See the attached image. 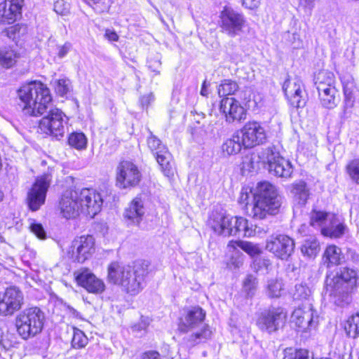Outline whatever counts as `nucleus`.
<instances>
[{
  "label": "nucleus",
  "instance_id": "nucleus-9",
  "mask_svg": "<svg viewBox=\"0 0 359 359\" xmlns=\"http://www.w3.org/2000/svg\"><path fill=\"white\" fill-rule=\"evenodd\" d=\"M287 320V313L281 307H272L262 311L257 321L259 328L267 333L282 329Z\"/></svg>",
  "mask_w": 359,
  "mask_h": 359
},
{
  "label": "nucleus",
  "instance_id": "nucleus-20",
  "mask_svg": "<svg viewBox=\"0 0 359 359\" xmlns=\"http://www.w3.org/2000/svg\"><path fill=\"white\" fill-rule=\"evenodd\" d=\"M23 0H5L0 3V23L12 24L21 16Z\"/></svg>",
  "mask_w": 359,
  "mask_h": 359
},
{
  "label": "nucleus",
  "instance_id": "nucleus-41",
  "mask_svg": "<svg viewBox=\"0 0 359 359\" xmlns=\"http://www.w3.org/2000/svg\"><path fill=\"white\" fill-rule=\"evenodd\" d=\"M271 266V262L269 258L264 257H256L252 262V268L256 272H268Z\"/></svg>",
  "mask_w": 359,
  "mask_h": 359
},
{
  "label": "nucleus",
  "instance_id": "nucleus-5",
  "mask_svg": "<svg viewBox=\"0 0 359 359\" xmlns=\"http://www.w3.org/2000/svg\"><path fill=\"white\" fill-rule=\"evenodd\" d=\"M205 318V312L201 307L196 306L189 309L181 318L179 330L184 333L192 332L188 338L192 346L205 342L212 337L209 325L203 323Z\"/></svg>",
  "mask_w": 359,
  "mask_h": 359
},
{
  "label": "nucleus",
  "instance_id": "nucleus-48",
  "mask_svg": "<svg viewBox=\"0 0 359 359\" xmlns=\"http://www.w3.org/2000/svg\"><path fill=\"white\" fill-rule=\"evenodd\" d=\"M31 231L39 239L43 240L46 238V232L42 224L33 222L30 224Z\"/></svg>",
  "mask_w": 359,
  "mask_h": 359
},
{
  "label": "nucleus",
  "instance_id": "nucleus-4",
  "mask_svg": "<svg viewBox=\"0 0 359 359\" xmlns=\"http://www.w3.org/2000/svg\"><path fill=\"white\" fill-rule=\"evenodd\" d=\"M254 205L251 211L253 218L263 219L276 215L281 205L277 189L269 182H259L253 192Z\"/></svg>",
  "mask_w": 359,
  "mask_h": 359
},
{
  "label": "nucleus",
  "instance_id": "nucleus-62",
  "mask_svg": "<svg viewBox=\"0 0 359 359\" xmlns=\"http://www.w3.org/2000/svg\"><path fill=\"white\" fill-rule=\"evenodd\" d=\"M344 94L346 100L350 99L351 91H344Z\"/></svg>",
  "mask_w": 359,
  "mask_h": 359
},
{
  "label": "nucleus",
  "instance_id": "nucleus-31",
  "mask_svg": "<svg viewBox=\"0 0 359 359\" xmlns=\"http://www.w3.org/2000/svg\"><path fill=\"white\" fill-rule=\"evenodd\" d=\"M241 248L250 257H255L261 253L259 245L250 241H231L227 245V248L231 250H236L237 248Z\"/></svg>",
  "mask_w": 359,
  "mask_h": 359
},
{
  "label": "nucleus",
  "instance_id": "nucleus-26",
  "mask_svg": "<svg viewBox=\"0 0 359 359\" xmlns=\"http://www.w3.org/2000/svg\"><path fill=\"white\" fill-rule=\"evenodd\" d=\"M244 148L242 138L236 131L231 137L226 139L222 145L224 155L231 156L238 154Z\"/></svg>",
  "mask_w": 359,
  "mask_h": 359
},
{
  "label": "nucleus",
  "instance_id": "nucleus-46",
  "mask_svg": "<svg viewBox=\"0 0 359 359\" xmlns=\"http://www.w3.org/2000/svg\"><path fill=\"white\" fill-rule=\"evenodd\" d=\"M54 11L61 15H66L69 11V4L64 0H57L54 3Z\"/></svg>",
  "mask_w": 359,
  "mask_h": 359
},
{
  "label": "nucleus",
  "instance_id": "nucleus-15",
  "mask_svg": "<svg viewBox=\"0 0 359 359\" xmlns=\"http://www.w3.org/2000/svg\"><path fill=\"white\" fill-rule=\"evenodd\" d=\"M72 257L79 263H83L95 252V239L90 235L74 238L71 246Z\"/></svg>",
  "mask_w": 359,
  "mask_h": 359
},
{
  "label": "nucleus",
  "instance_id": "nucleus-13",
  "mask_svg": "<svg viewBox=\"0 0 359 359\" xmlns=\"http://www.w3.org/2000/svg\"><path fill=\"white\" fill-rule=\"evenodd\" d=\"M238 132L242 138L244 149L253 148L266 140V131L258 122H248Z\"/></svg>",
  "mask_w": 359,
  "mask_h": 359
},
{
  "label": "nucleus",
  "instance_id": "nucleus-11",
  "mask_svg": "<svg viewBox=\"0 0 359 359\" xmlns=\"http://www.w3.org/2000/svg\"><path fill=\"white\" fill-rule=\"evenodd\" d=\"M295 247L294 240L285 234L272 235L267 241L266 249L281 260H287Z\"/></svg>",
  "mask_w": 359,
  "mask_h": 359
},
{
  "label": "nucleus",
  "instance_id": "nucleus-18",
  "mask_svg": "<svg viewBox=\"0 0 359 359\" xmlns=\"http://www.w3.org/2000/svg\"><path fill=\"white\" fill-rule=\"evenodd\" d=\"M59 207L61 214L66 219L75 218L78 216L81 212L79 191H66L62 196Z\"/></svg>",
  "mask_w": 359,
  "mask_h": 359
},
{
  "label": "nucleus",
  "instance_id": "nucleus-52",
  "mask_svg": "<svg viewBox=\"0 0 359 359\" xmlns=\"http://www.w3.org/2000/svg\"><path fill=\"white\" fill-rule=\"evenodd\" d=\"M140 359H162L159 353L156 351H148L143 353Z\"/></svg>",
  "mask_w": 359,
  "mask_h": 359
},
{
  "label": "nucleus",
  "instance_id": "nucleus-33",
  "mask_svg": "<svg viewBox=\"0 0 359 359\" xmlns=\"http://www.w3.org/2000/svg\"><path fill=\"white\" fill-rule=\"evenodd\" d=\"M328 215H332L330 212H327L320 210H312L310 213L309 224L313 228L320 231L325 227L328 220Z\"/></svg>",
  "mask_w": 359,
  "mask_h": 359
},
{
  "label": "nucleus",
  "instance_id": "nucleus-32",
  "mask_svg": "<svg viewBox=\"0 0 359 359\" xmlns=\"http://www.w3.org/2000/svg\"><path fill=\"white\" fill-rule=\"evenodd\" d=\"M320 250V246L318 241L316 238H309L305 239L301 246V252L304 257L314 258Z\"/></svg>",
  "mask_w": 359,
  "mask_h": 359
},
{
  "label": "nucleus",
  "instance_id": "nucleus-3",
  "mask_svg": "<svg viewBox=\"0 0 359 359\" xmlns=\"http://www.w3.org/2000/svg\"><path fill=\"white\" fill-rule=\"evenodd\" d=\"M357 272L344 268L340 273L325 280V294L338 306H344L351 302V292L356 285Z\"/></svg>",
  "mask_w": 359,
  "mask_h": 359
},
{
  "label": "nucleus",
  "instance_id": "nucleus-50",
  "mask_svg": "<svg viewBox=\"0 0 359 359\" xmlns=\"http://www.w3.org/2000/svg\"><path fill=\"white\" fill-rule=\"evenodd\" d=\"M343 90H353L356 88V84L353 78L350 75L344 76L341 79Z\"/></svg>",
  "mask_w": 359,
  "mask_h": 359
},
{
  "label": "nucleus",
  "instance_id": "nucleus-34",
  "mask_svg": "<svg viewBox=\"0 0 359 359\" xmlns=\"http://www.w3.org/2000/svg\"><path fill=\"white\" fill-rule=\"evenodd\" d=\"M290 104L295 108L304 107L306 103V91H284Z\"/></svg>",
  "mask_w": 359,
  "mask_h": 359
},
{
  "label": "nucleus",
  "instance_id": "nucleus-8",
  "mask_svg": "<svg viewBox=\"0 0 359 359\" xmlns=\"http://www.w3.org/2000/svg\"><path fill=\"white\" fill-rule=\"evenodd\" d=\"M262 156L268 163V170L271 175L283 178L291 177L293 172L291 163L281 157L274 146L266 148Z\"/></svg>",
  "mask_w": 359,
  "mask_h": 359
},
{
  "label": "nucleus",
  "instance_id": "nucleus-30",
  "mask_svg": "<svg viewBox=\"0 0 359 359\" xmlns=\"http://www.w3.org/2000/svg\"><path fill=\"white\" fill-rule=\"evenodd\" d=\"M150 135L147 138V146L154 156L158 155V158L163 156V158L166 159L169 157V151L168 147L163 144L161 141L150 131Z\"/></svg>",
  "mask_w": 359,
  "mask_h": 359
},
{
  "label": "nucleus",
  "instance_id": "nucleus-47",
  "mask_svg": "<svg viewBox=\"0 0 359 359\" xmlns=\"http://www.w3.org/2000/svg\"><path fill=\"white\" fill-rule=\"evenodd\" d=\"M52 84L54 88H58V90H69L72 88L71 81L66 77L56 79L52 81Z\"/></svg>",
  "mask_w": 359,
  "mask_h": 359
},
{
  "label": "nucleus",
  "instance_id": "nucleus-24",
  "mask_svg": "<svg viewBox=\"0 0 359 359\" xmlns=\"http://www.w3.org/2000/svg\"><path fill=\"white\" fill-rule=\"evenodd\" d=\"M346 229V226L342 222L337 215H328V220L325 227L322 229V234L325 236L338 238L341 237Z\"/></svg>",
  "mask_w": 359,
  "mask_h": 359
},
{
  "label": "nucleus",
  "instance_id": "nucleus-40",
  "mask_svg": "<svg viewBox=\"0 0 359 359\" xmlns=\"http://www.w3.org/2000/svg\"><path fill=\"white\" fill-rule=\"evenodd\" d=\"M158 158V155L155 156V158L158 163L159 164L162 172H163L164 175L168 177H171L174 175L175 172V168L172 165V163L171 162L172 161V156L171 154L169 152V157L166 158V159L163 158V156Z\"/></svg>",
  "mask_w": 359,
  "mask_h": 359
},
{
  "label": "nucleus",
  "instance_id": "nucleus-45",
  "mask_svg": "<svg viewBox=\"0 0 359 359\" xmlns=\"http://www.w3.org/2000/svg\"><path fill=\"white\" fill-rule=\"evenodd\" d=\"M257 284V278L252 275H248L243 281V287L248 296H252Z\"/></svg>",
  "mask_w": 359,
  "mask_h": 359
},
{
  "label": "nucleus",
  "instance_id": "nucleus-35",
  "mask_svg": "<svg viewBox=\"0 0 359 359\" xmlns=\"http://www.w3.org/2000/svg\"><path fill=\"white\" fill-rule=\"evenodd\" d=\"M344 330L348 337L359 336V313L350 316L344 323Z\"/></svg>",
  "mask_w": 359,
  "mask_h": 359
},
{
  "label": "nucleus",
  "instance_id": "nucleus-27",
  "mask_svg": "<svg viewBox=\"0 0 359 359\" xmlns=\"http://www.w3.org/2000/svg\"><path fill=\"white\" fill-rule=\"evenodd\" d=\"M236 224L233 226L234 236H240V233H243L244 237H252L260 233V228L250 224L246 219L236 217Z\"/></svg>",
  "mask_w": 359,
  "mask_h": 359
},
{
  "label": "nucleus",
  "instance_id": "nucleus-61",
  "mask_svg": "<svg viewBox=\"0 0 359 359\" xmlns=\"http://www.w3.org/2000/svg\"><path fill=\"white\" fill-rule=\"evenodd\" d=\"M84 1H85V2L88 4L90 6H93L90 1H92L93 4H97L100 1V0H84Z\"/></svg>",
  "mask_w": 359,
  "mask_h": 359
},
{
  "label": "nucleus",
  "instance_id": "nucleus-25",
  "mask_svg": "<svg viewBox=\"0 0 359 359\" xmlns=\"http://www.w3.org/2000/svg\"><path fill=\"white\" fill-rule=\"evenodd\" d=\"M20 57L15 48L10 46L0 48V66L5 69L13 67Z\"/></svg>",
  "mask_w": 359,
  "mask_h": 359
},
{
  "label": "nucleus",
  "instance_id": "nucleus-6",
  "mask_svg": "<svg viewBox=\"0 0 359 359\" xmlns=\"http://www.w3.org/2000/svg\"><path fill=\"white\" fill-rule=\"evenodd\" d=\"M45 320V313L39 307L26 308L15 317L17 332L24 340L32 338L41 332Z\"/></svg>",
  "mask_w": 359,
  "mask_h": 359
},
{
  "label": "nucleus",
  "instance_id": "nucleus-60",
  "mask_svg": "<svg viewBox=\"0 0 359 359\" xmlns=\"http://www.w3.org/2000/svg\"><path fill=\"white\" fill-rule=\"evenodd\" d=\"M248 194L247 192H243V191H242L238 201L240 203L247 205L248 203Z\"/></svg>",
  "mask_w": 359,
  "mask_h": 359
},
{
  "label": "nucleus",
  "instance_id": "nucleus-22",
  "mask_svg": "<svg viewBox=\"0 0 359 359\" xmlns=\"http://www.w3.org/2000/svg\"><path fill=\"white\" fill-rule=\"evenodd\" d=\"M145 214V207L143 201L135 198L125 208L123 218L128 226H138L143 219Z\"/></svg>",
  "mask_w": 359,
  "mask_h": 359
},
{
  "label": "nucleus",
  "instance_id": "nucleus-64",
  "mask_svg": "<svg viewBox=\"0 0 359 359\" xmlns=\"http://www.w3.org/2000/svg\"><path fill=\"white\" fill-rule=\"evenodd\" d=\"M233 264H235L236 267H239L240 265L242 264V262L239 261V260H237L235 262H233Z\"/></svg>",
  "mask_w": 359,
  "mask_h": 359
},
{
  "label": "nucleus",
  "instance_id": "nucleus-21",
  "mask_svg": "<svg viewBox=\"0 0 359 359\" xmlns=\"http://www.w3.org/2000/svg\"><path fill=\"white\" fill-rule=\"evenodd\" d=\"M236 217L217 214L210 222L212 230L218 235L224 237L234 236L233 226L236 224Z\"/></svg>",
  "mask_w": 359,
  "mask_h": 359
},
{
  "label": "nucleus",
  "instance_id": "nucleus-37",
  "mask_svg": "<svg viewBox=\"0 0 359 359\" xmlns=\"http://www.w3.org/2000/svg\"><path fill=\"white\" fill-rule=\"evenodd\" d=\"M68 143L78 150L84 149L87 146V138L83 133H73L69 136Z\"/></svg>",
  "mask_w": 359,
  "mask_h": 359
},
{
  "label": "nucleus",
  "instance_id": "nucleus-42",
  "mask_svg": "<svg viewBox=\"0 0 359 359\" xmlns=\"http://www.w3.org/2000/svg\"><path fill=\"white\" fill-rule=\"evenodd\" d=\"M88 338L85 334L77 328H74V334L72 339V346L74 348H81L86 346Z\"/></svg>",
  "mask_w": 359,
  "mask_h": 359
},
{
  "label": "nucleus",
  "instance_id": "nucleus-56",
  "mask_svg": "<svg viewBox=\"0 0 359 359\" xmlns=\"http://www.w3.org/2000/svg\"><path fill=\"white\" fill-rule=\"evenodd\" d=\"M243 5L249 9H255L259 5V0H242Z\"/></svg>",
  "mask_w": 359,
  "mask_h": 359
},
{
  "label": "nucleus",
  "instance_id": "nucleus-59",
  "mask_svg": "<svg viewBox=\"0 0 359 359\" xmlns=\"http://www.w3.org/2000/svg\"><path fill=\"white\" fill-rule=\"evenodd\" d=\"M104 36L111 41H117L118 40V34L112 30L107 29L104 34Z\"/></svg>",
  "mask_w": 359,
  "mask_h": 359
},
{
  "label": "nucleus",
  "instance_id": "nucleus-44",
  "mask_svg": "<svg viewBox=\"0 0 359 359\" xmlns=\"http://www.w3.org/2000/svg\"><path fill=\"white\" fill-rule=\"evenodd\" d=\"M283 359H310L309 351L305 349L292 351V348L287 349L285 351Z\"/></svg>",
  "mask_w": 359,
  "mask_h": 359
},
{
  "label": "nucleus",
  "instance_id": "nucleus-2",
  "mask_svg": "<svg viewBox=\"0 0 359 359\" xmlns=\"http://www.w3.org/2000/svg\"><path fill=\"white\" fill-rule=\"evenodd\" d=\"M107 271L109 282L121 286L128 294L135 295L146 285V278L149 273V263L145 260H138L130 266L113 262L108 266Z\"/></svg>",
  "mask_w": 359,
  "mask_h": 359
},
{
  "label": "nucleus",
  "instance_id": "nucleus-51",
  "mask_svg": "<svg viewBox=\"0 0 359 359\" xmlns=\"http://www.w3.org/2000/svg\"><path fill=\"white\" fill-rule=\"evenodd\" d=\"M316 1V0H299V4L304 9L305 12H308L311 14L315 6Z\"/></svg>",
  "mask_w": 359,
  "mask_h": 359
},
{
  "label": "nucleus",
  "instance_id": "nucleus-19",
  "mask_svg": "<svg viewBox=\"0 0 359 359\" xmlns=\"http://www.w3.org/2000/svg\"><path fill=\"white\" fill-rule=\"evenodd\" d=\"M78 284L88 292L101 294L105 290L104 282L97 278L89 269H82L74 273Z\"/></svg>",
  "mask_w": 359,
  "mask_h": 359
},
{
  "label": "nucleus",
  "instance_id": "nucleus-54",
  "mask_svg": "<svg viewBox=\"0 0 359 359\" xmlns=\"http://www.w3.org/2000/svg\"><path fill=\"white\" fill-rule=\"evenodd\" d=\"M21 27L19 25H15L9 27L7 30V36L10 39H15L16 37L17 34H19L20 30L21 29Z\"/></svg>",
  "mask_w": 359,
  "mask_h": 359
},
{
  "label": "nucleus",
  "instance_id": "nucleus-29",
  "mask_svg": "<svg viewBox=\"0 0 359 359\" xmlns=\"http://www.w3.org/2000/svg\"><path fill=\"white\" fill-rule=\"evenodd\" d=\"M291 194L297 203L304 205L309 197L310 192L306 183L299 180L292 184Z\"/></svg>",
  "mask_w": 359,
  "mask_h": 359
},
{
  "label": "nucleus",
  "instance_id": "nucleus-36",
  "mask_svg": "<svg viewBox=\"0 0 359 359\" xmlns=\"http://www.w3.org/2000/svg\"><path fill=\"white\" fill-rule=\"evenodd\" d=\"M290 292L294 300L309 299L311 293L309 287L303 283L296 284Z\"/></svg>",
  "mask_w": 359,
  "mask_h": 359
},
{
  "label": "nucleus",
  "instance_id": "nucleus-58",
  "mask_svg": "<svg viewBox=\"0 0 359 359\" xmlns=\"http://www.w3.org/2000/svg\"><path fill=\"white\" fill-rule=\"evenodd\" d=\"M149 65H148V67L149 68H150L151 69H152V71L155 73H156L157 74H158L160 73V71H159V68L161 67V62L160 60H154V61H149L148 62Z\"/></svg>",
  "mask_w": 359,
  "mask_h": 359
},
{
  "label": "nucleus",
  "instance_id": "nucleus-10",
  "mask_svg": "<svg viewBox=\"0 0 359 359\" xmlns=\"http://www.w3.org/2000/svg\"><path fill=\"white\" fill-rule=\"evenodd\" d=\"M141 179L140 170L131 161H123L116 168V184L121 189L135 187Z\"/></svg>",
  "mask_w": 359,
  "mask_h": 359
},
{
  "label": "nucleus",
  "instance_id": "nucleus-12",
  "mask_svg": "<svg viewBox=\"0 0 359 359\" xmlns=\"http://www.w3.org/2000/svg\"><path fill=\"white\" fill-rule=\"evenodd\" d=\"M23 304L22 292L16 287H8L0 295V315L11 316L22 308Z\"/></svg>",
  "mask_w": 359,
  "mask_h": 359
},
{
  "label": "nucleus",
  "instance_id": "nucleus-53",
  "mask_svg": "<svg viewBox=\"0 0 359 359\" xmlns=\"http://www.w3.org/2000/svg\"><path fill=\"white\" fill-rule=\"evenodd\" d=\"M237 85L236 83L229 80H224L220 84L218 90H236Z\"/></svg>",
  "mask_w": 359,
  "mask_h": 359
},
{
  "label": "nucleus",
  "instance_id": "nucleus-1",
  "mask_svg": "<svg viewBox=\"0 0 359 359\" xmlns=\"http://www.w3.org/2000/svg\"><path fill=\"white\" fill-rule=\"evenodd\" d=\"M17 96L25 114L41 116L47 112L39 123L41 133L59 139L65 134V114L57 108L52 107L50 91H17Z\"/></svg>",
  "mask_w": 359,
  "mask_h": 359
},
{
  "label": "nucleus",
  "instance_id": "nucleus-39",
  "mask_svg": "<svg viewBox=\"0 0 359 359\" xmlns=\"http://www.w3.org/2000/svg\"><path fill=\"white\" fill-rule=\"evenodd\" d=\"M335 91H318V96L322 104L327 108H334L339 101V98L335 97Z\"/></svg>",
  "mask_w": 359,
  "mask_h": 359
},
{
  "label": "nucleus",
  "instance_id": "nucleus-55",
  "mask_svg": "<svg viewBox=\"0 0 359 359\" xmlns=\"http://www.w3.org/2000/svg\"><path fill=\"white\" fill-rule=\"evenodd\" d=\"M154 99V95L152 93H149L145 95H143L140 98V103L142 107H148V105L152 102Z\"/></svg>",
  "mask_w": 359,
  "mask_h": 359
},
{
  "label": "nucleus",
  "instance_id": "nucleus-49",
  "mask_svg": "<svg viewBox=\"0 0 359 359\" xmlns=\"http://www.w3.org/2000/svg\"><path fill=\"white\" fill-rule=\"evenodd\" d=\"M18 90H49L41 81L34 80L27 82L25 85L21 86Z\"/></svg>",
  "mask_w": 359,
  "mask_h": 359
},
{
  "label": "nucleus",
  "instance_id": "nucleus-14",
  "mask_svg": "<svg viewBox=\"0 0 359 359\" xmlns=\"http://www.w3.org/2000/svg\"><path fill=\"white\" fill-rule=\"evenodd\" d=\"M81 212L93 218L101 210L102 199L99 193L93 189H83L79 191Z\"/></svg>",
  "mask_w": 359,
  "mask_h": 359
},
{
  "label": "nucleus",
  "instance_id": "nucleus-38",
  "mask_svg": "<svg viewBox=\"0 0 359 359\" xmlns=\"http://www.w3.org/2000/svg\"><path fill=\"white\" fill-rule=\"evenodd\" d=\"M283 283L279 279H271L267 284V294L271 298H278L281 296L283 290Z\"/></svg>",
  "mask_w": 359,
  "mask_h": 359
},
{
  "label": "nucleus",
  "instance_id": "nucleus-7",
  "mask_svg": "<svg viewBox=\"0 0 359 359\" xmlns=\"http://www.w3.org/2000/svg\"><path fill=\"white\" fill-rule=\"evenodd\" d=\"M245 23L243 14L226 5L219 13L218 25L222 32L231 37L238 35Z\"/></svg>",
  "mask_w": 359,
  "mask_h": 359
},
{
  "label": "nucleus",
  "instance_id": "nucleus-28",
  "mask_svg": "<svg viewBox=\"0 0 359 359\" xmlns=\"http://www.w3.org/2000/svg\"><path fill=\"white\" fill-rule=\"evenodd\" d=\"M323 259L325 263L327 264V266L330 267L341 264L344 260V257L341 248L334 245H331L326 248L323 254Z\"/></svg>",
  "mask_w": 359,
  "mask_h": 359
},
{
  "label": "nucleus",
  "instance_id": "nucleus-57",
  "mask_svg": "<svg viewBox=\"0 0 359 359\" xmlns=\"http://www.w3.org/2000/svg\"><path fill=\"white\" fill-rule=\"evenodd\" d=\"M71 46V43L68 42L65 43L62 46H60L59 48L58 56L60 58L64 57L69 51Z\"/></svg>",
  "mask_w": 359,
  "mask_h": 359
},
{
  "label": "nucleus",
  "instance_id": "nucleus-16",
  "mask_svg": "<svg viewBox=\"0 0 359 359\" xmlns=\"http://www.w3.org/2000/svg\"><path fill=\"white\" fill-rule=\"evenodd\" d=\"M291 322L299 331L306 332L309 329L316 327L314 311L311 304H307L294 310L291 315Z\"/></svg>",
  "mask_w": 359,
  "mask_h": 359
},
{
  "label": "nucleus",
  "instance_id": "nucleus-17",
  "mask_svg": "<svg viewBox=\"0 0 359 359\" xmlns=\"http://www.w3.org/2000/svg\"><path fill=\"white\" fill-rule=\"evenodd\" d=\"M48 187L49 180L47 176H43L36 180L27 194V201L30 210L36 211L45 203Z\"/></svg>",
  "mask_w": 359,
  "mask_h": 359
},
{
  "label": "nucleus",
  "instance_id": "nucleus-63",
  "mask_svg": "<svg viewBox=\"0 0 359 359\" xmlns=\"http://www.w3.org/2000/svg\"><path fill=\"white\" fill-rule=\"evenodd\" d=\"M289 81H285L283 86V90H287V88H289L288 85Z\"/></svg>",
  "mask_w": 359,
  "mask_h": 359
},
{
  "label": "nucleus",
  "instance_id": "nucleus-23",
  "mask_svg": "<svg viewBox=\"0 0 359 359\" xmlns=\"http://www.w3.org/2000/svg\"><path fill=\"white\" fill-rule=\"evenodd\" d=\"M220 110L225 114L226 121L231 123L245 118L244 108L232 97H224L220 102Z\"/></svg>",
  "mask_w": 359,
  "mask_h": 359
},
{
  "label": "nucleus",
  "instance_id": "nucleus-43",
  "mask_svg": "<svg viewBox=\"0 0 359 359\" xmlns=\"http://www.w3.org/2000/svg\"><path fill=\"white\" fill-rule=\"evenodd\" d=\"M346 172L350 178L359 184V159H354L346 165Z\"/></svg>",
  "mask_w": 359,
  "mask_h": 359
}]
</instances>
